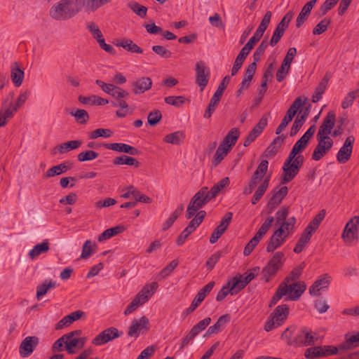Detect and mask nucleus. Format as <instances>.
<instances>
[{
    "label": "nucleus",
    "instance_id": "obj_1",
    "mask_svg": "<svg viewBox=\"0 0 359 359\" xmlns=\"http://www.w3.org/2000/svg\"><path fill=\"white\" fill-rule=\"evenodd\" d=\"M212 198V197L210 196L208 189L206 187H202L194 194L188 205L186 217L187 219H191L195 215V217L189 222L187 226L181 233V236L183 235L184 238H187L189 235L193 233L197 227L199 226L206 215V212L204 210L198 212V210L208 203Z\"/></svg>",
    "mask_w": 359,
    "mask_h": 359
},
{
    "label": "nucleus",
    "instance_id": "obj_2",
    "mask_svg": "<svg viewBox=\"0 0 359 359\" xmlns=\"http://www.w3.org/2000/svg\"><path fill=\"white\" fill-rule=\"evenodd\" d=\"M81 0H60L50 8L49 15L58 21H66L75 17L82 9Z\"/></svg>",
    "mask_w": 359,
    "mask_h": 359
},
{
    "label": "nucleus",
    "instance_id": "obj_3",
    "mask_svg": "<svg viewBox=\"0 0 359 359\" xmlns=\"http://www.w3.org/2000/svg\"><path fill=\"white\" fill-rule=\"evenodd\" d=\"M289 313L290 309L287 304H281L276 306L270 315L271 318L265 323V331H271L283 325L288 318Z\"/></svg>",
    "mask_w": 359,
    "mask_h": 359
},
{
    "label": "nucleus",
    "instance_id": "obj_4",
    "mask_svg": "<svg viewBox=\"0 0 359 359\" xmlns=\"http://www.w3.org/2000/svg\"><path fill=\"white\" fill-rule=\"evenodd\" d=\"M285 260V254L283 252H276L269 259L267 265L263 268L262 273L266 281L274 276L283 265Z\"/></svg>",
    "mask_w": 359,
    "mask_h": 359
},
{
    "label": "nucleus",
    "instance_id": "obj_5",
    "mask_svg": "<svg viewBox=\"0 0 359 359\" xmlns=\"http://www.w3.org/2000/svg\"><path fill=\"white\" fill-rule=\"evenodd\" d=\"M304 162V158L302 155H298L297 158L291 161L287 166H283V173L281 176L280 183L287 184L292 181L298 174L301 167Z\"/></svg>",
    "mask_w": 359,
    "mask_h": 359
},
{
    "label": "nucleus",
    "instance_id": "obj_6",
    "mask_svg": "<svg viewBox=\"0 0 359 359\" xmlns=\"http://www.w3.org/2000/svg\"><path fill=\"white\" fill-rule=\"evenodd\" d=\"M230 81V76H226L220 82L217 89L215 92L214 95L210 99V101L208 105V107L204 113V118H209L211 117L213 112L215 111L221 97L223 95L224 90L226 88L228 83Z\"/></svg>",
    "mask_w": 359,
    "mask_h": 359
},
{
    "label": "nucleus",
    "instance_id": "obj_7",
    "mask_svg": "<svg viewBox=\"0 0 359 359\" xmlns=\"http://www.w3.org/2000/svg\"><path fill=\"white\" fill-rule=\"evenodd\" d=\"M318 144L315 147L312 159L318 161L324 157L332 149L334 142L330 137L316 135Z\"/></svg>",
    "mask_w": 359,
    "mask_h": 359
},
{
    "label": "nucleus",
    "instance_id": "obj_8",
    "mask_svg": "<svg viewBox=\"0 0 359 359\" xmlns=\"http://www.w3.org/2000/svg\"><path fill=\"white\" fill-rule=\"evenodd\" d=\"M279 286L280 288H283V290H286V295L287 297L285 298V300L287 301L298 300L306 289V285L303 281L292 284L282 283Z\"/></svg>",
    "mask_w": 359,
    "mask_h": 359
},
{
    "label": "nucleus",
    "instance_id": "obj_9",
    "mask_svg": "<svg viewBox=\"0 0 359 359\" xmlns=\"http://www.w3.org/2000/svg\"><path fill=\"white\" fill-rule=\"evenodd\" d=\"M122 332H119L117 328L111 327L102 331L93 339L92 343L95 346H102L107 342L112 341L121 337Z\"/></svg>",
    "mask_w": 359,
    "mask_h": 359
},
{
    "label": "nucleus",
    "instance_id": "obj_10",
    "mask_svg": "<svg viewBox=\"0 0 359 359\" xmlns=\"http://www.w3.org/2000/svg\"><path fill=\"white\" fill-rule=\"evenodd\" d=\"M210 79L209 68L205 67L203 61H199L196 65V83L200 87L202 92L206 87Z\"/></svg>",
    "mask_w": 359,
    "mask_h": 359
},
{
    "label": "nucleus",
    "instance_id": "obj_11",
    "mask_svg": "<svg viewBox=\"0 0 359 359\" xmlns=\"http://www.w3.org/2000/svg\"><path fill=\"white\" fill-rule=\"evenodd\" d=\"M355 138L350 135L345 140L342 147L337 154V160L339 163H346L351 158Z\"/></svg>",
    "mask_w": 359,
    "mask_h": 359
},
{
    "label": "nucleus",
    "instance_id": "obj_12",
    "mask_svg": "<svg viewBox=\"0 0 359 359\" xmlns=\"http://www.w3.org/2000/svg\"><path fill=\"white\" fill-rule=\"evenodd\" d=\"M336 122V114L333 111H329L319 127L317 135L330 137Z\"/></svg>",
    "mask_w": 359,
    "mask_h": 359
},
{
    "label": "nucleus",
    "instance_id": "obj_13",
    "mask_svg": "<svg viewBox=\"0 0 359 359\" xmlns=\"http://www.w3.org/2000/svg\"><path fill=\"white\" fill-rule=\"evenodd\" d=\"M284 233L285 230L283 228H278L274 231L266 245V250L267 252H273L285 243L287 234Z\"/></svg>",
    "mask_w": 359,
    "mask_h": 359
},
{
    "label": "nucleus",
    "instance_id": "obj_14",
    "mask_svg": "<svg viewBox=\"0 0 359 359\" xmlns=\"http://www.w3.org/2000/svg\"><path fill=\"white\" fill-rule=\"evenodd\" d=\"M111 96L114 98V100L111 101L114 107H120L121 109H128V104L126 100L130 97L128 91L118 86Z\"/></svg>",
    "mask_w": 359,
    "mask_h": 359
},
{
    "label": "nucleus",
    "instance_id": "obj_15",
    "mask_svg": "<svg viewBox=\"0 0 359 359\" xmlns=\"http://www.w3.org/2000/svg\"><path fill=\"white\" fill-rule=\"evenodd\" d=\"M332 278L328 273L320 276L309 287V294L311 296H319L320 290H327L331 283Z\"/></svg>",
    "mask_w": 359,
    "mask_h": 359
},
{
    "label": "nucleus",
    "instance_id": "obj_16",
    "mask_svg": "<svg viewBox=\"0 0 359 359\" xmlns=\"http://www.w3.org/2000/svg\"><path fill=\"white\" fill-rule=\"evenodd\" d=\"M149 330V321L146 316H142L140 319L133 320L128 331V335L131 337L137 338L141 330L147 331Z\"/></svg>",
    "mask_w": 359,
    "mask_h": 359
},
{
    "label": "nucleus",
    "instance_id": "obj_17",
    "mask_svg": "<svg viewBox=\"0 0 359 359\" xmlns=\"http://www.w3.org/2000/svg\"><path fill=\"white\" fill-rule=\"evenodd\" d=\"M358 224H359V216H355L346 224L342 233V237L346 242L351 243L357 238Z\"/></svg>",
    "mask_w": 359,
    "mask_h": 359
},
{
    "label": "nucleus",
    "instance_id": "obj_18",
    "mask_svg": "<svg viewBox=\"0 0 359 359\" xmlns=\"http://www.w3.org/2000/svg\"><path fill=\"white\" fill-rule=\"evenodd\" d=\"M287 193L288 189L285 186L271 192V196L267 203L268 213H271L278 206Z\"/></svg>",
    "mask_w": 359,
    "mask_h": 359
},
{
    "label": "nucleus",
    "instance_id": "obj_19",
    "mask_svg": "<svg viewBox=\"0 0 359 359\" xmlns=\"http://www.w3.org/2000/svg\"><path fill=\"white\" fill-rule=\"evenodd\" d=\"M39 339L37 337H27L21 342L19 347L20 355L23 358L29 356L38 345Z\"/></svg>",
    "mask_w": 359,
    "mask_h": 359
},
{
    "label": "nucleus",
    "instance_id": "obj_20",
    "mask_svg": "<svg viewBox=\"0 0 359 359\" xmlns=\"http://www.w3.org/2000/svg\"><path fill=\"white\" fill-rule=\"evenodd\" d=\"M314 343L313 332L306 327L302 328L294 338V346H310Z\"/></svg>",
    "mask_w": 359,
    "mask_h": 359
},
{
    "label": "nucleus",
    "instance_id": "obj_21",
    "mask_svg": "<svg viewBox=\"0 0 359 359\" xmlns=\"http://www.w3.org/2000/svg\"><path fill=\"white\" fill-rule=\"evenodd\" d=\"M131 86L135 94H142L151 88L152 81L149 77L142 76L133 81Z\"/></svg>",
    "mask_w": 359,
    "mask_h": 359
},
{
    "label": "nucleus",
    "instance_id": "obj_22",
    "mask_svg": "<svg viewBox=\"0 0 359 359\" xmlns=\"http://www.w3.org/2000/svg\"><path fill=\"white\" fill-rule=\"evenodd\" d=\"M103 145L107 149H111L118 152H123L133 156H138L140 154V151L136 147H132L125 143L116 142L104 144Z\"/></svg>",
    "mask_w": 359,
    "mask_h": 359
},
{
    "label": "nucleus",
    "instance_id": "obj_23",
    "mask_svg": "<svg viewBox=\"0 0 359 359\" xmlns=\"http://www.w3.org/2000/svg\"><path fill=\"white\" fill-rule=\"evenodd\" d=\"M17 111H14L13 102L4 100L0 109V127L7 123V119L11 118Z\"/></svg>",
    "mask_w": 359,
    "mask_h": 359
},
{
    "label": "nucleus",
    "instance_id": "obj_24",
    "mask_svg": "<svg viewBox=\"0 0 359 359\" xmlns=\"http://www.w3.org/2000/svg\"><path fill=\"white\" fill-rule=\"evenodd\" d=\"M269 162L266 160H262L258 165L256 170L252 174L249 182L250 184L256 187L261 181H263L265 175L268 170Z\"/></svg>",
    "mask_w": 359,
    "mask_h": 359
},
{
    "label": "nucleus",
    "instance_id": "obj_25",
    "mask_svg": "<svg viewBox=\"0 0 359 359\" xmlns=\"http://www.w3.org/2000/svg\"><path fill=\"white\" fill-rule=\"evenodd\" d=\"M83 316H85V313L80 310L74 311L69 315L65 316L56 324L55 330H62L65 327L70 325L74 321L80 319Z\"/></svg>",
    "mask_w": 359,
    "mask_h": 359
},
{
    "label": "nucleus",
    "instance_id": "obj_26",
    "mask_svg": "<svg viewBox=\"0 0 359 359\" xmlns=\"http://www.w3.org/2000/svg\"><path fill=\"white\" fill-rule=\"evenodd\" d=\"M81 144L82 141L79 140L68 141L55 146L52 150V154H64L79 148Z\"/></svg>",
    "mask_w": 359,
    "mask_h": 359
},
{
    "label": "nucleus",
    "instance_id": "obj_27",
    "mask_svg": "<svg viewBox=\"0 0 359 359\" xmlns=\"http://www.w3.org/2000/svg\"><path fill=\"white\" fill-rule=\"evenodd\" d=\"M270 178V175L266 176L256 189L251 201L253 205H255L264 196L269 187Z\"/></svg>",
    "mask_w": 359,
    "mask_h": 359
},
{
    "label": "nucleus",
    "instance_id": "obj_28",
    "mask_svg": "<svg viewBox=\"0 0 359 359\" xmlns=\"http://www.w3.org/2000/svg\"><path fill=\"white\" fill-rule=\"evenodd\" d=\"M24 75V71L20 68L17 62H14L11 67V78L15 87H19L22 85Z\"/></svg>",
    "mask_w": 359,
    "mask_h": 359
},
{
    "label": "nucleus",
    "instance_id": "obj_29",
    "mask_svg": "<svg viewBox=\"0 0 359 359\" xmlns=\"http://www.w3.org/2000/svg\"><path fill=\"white\" fill-rule=\"evenodd\" d=\"M115 46L118 47H122L125 50L131 53H142L143 50L135 43L131 39H124L121 41L115 42Z\"/></svg>",
    "mask_w": 359,
    "mask_h": 359
},
{
    "label": "nucleus",
    "instance_id": "obj_30",
    "mask_svg": "<svg viewBox=\"0 0 359 359\" xmlns=\"http://www.w3.org/2000/svg\"><path fill=\"white\" fill-rule=\"evenodd\" d=\"M359 347V332L346 338V341L339 345L340 351H346Z\"/></svg>",
    "mask_w": 359,
    "mask_h": 359
},
{
    "label": "nucleus",
    "instance_id": "obj_31",
    "mask_svg": "<svg viewBox=\"0 0 359 359\" xmlns=\"http://www.w3.org/2000/svg\"><path fill=\"white\" fill-rule=\"evenodd\" d=\"M329 80L330 76L327 73L315 90V93L312 96L313 102H317L322 98V95L327 87Z\"/></svg>",
    "mask_w": 359,
    "mask_h": 359
},
{
    "label": "nucleus",
    "instance_id": "obj_32",
    "mask_svg": "<svg viewBox=\"0 0 359 359\" xmlns=\"http://www.w3.org/2000/svg\"><path fill=\"white\" fill-rule=\"evenodd\" d=\"M78 100L83 104L105 105L109 103V100L107 99L102 98L97 95H91L88 97L79 95Z\"/></svg>",
    "mask_w": 359,
    "mask_h": 359
},
{
    "label": "nucleus",
    "instance_id": "obj_33",
    "mask_svg": "<svg viewBox=\"0 0 359 359\" xmlns=\"http://www.w3.org/2000/svg\"><path fill=\"white\" fill-rule=\"evenodd\" d=\"M232 291V295L238 294L241 290L245 287L247 284L244 283L242 275L236 276L227 283Z\"/></svg>",
    "mask_w": 359,
    "mask_h": 359
},
{
    "label": "nucleus",
    "instance_id": "obj_34",
    "mask_svg": "<svg viewBox=\"0 0 359 359\" xmlns=\"http://www.w3.org/2000/svg\"><path fill=\"white\" fill-rule=\"evenodd\" d=\"M111 1V0H81L83 6L88 12H95Z\"/></svg>",
    "mask_w": 359,
    "mask_h": 359
},
{
    "label": "nucleus",
    "instance_id": "obj_35",
    "mask_svg": "<svg viewBox=\"0 0 359 359\" xmlns=\"http://www.w3.org/2000/svg\"><path fill=\"white\" fill-rule=\"evenodd\" d=\"M56 287V282L51 279H46L41 284L36 287V297L39 300L41 297L44 296L47 292Z\"/></svg>",
    "mask_w": 359,
    "mask_h": 359
},
{
    "label": "nucleus",
    "instance_id": "obj_36",
    "mask_svg": "<svg viewBox=\"0 0 359 359\" xmlns=\"http://www.w3.org/2000/svg\"><path fill=\"white\" fill-rule=\"evenodd\" d=\"M50 249L48 240L43 241L41 243L36 245L29 252L30 259H35L39 255L48 252Z\"/></svg>",
    "mask_w": 359,
    "mask_h": 359
},
{
    "label": "nucleus",
    "instance_id": "obj_37",
    "mask_svg": "<svg viewBox=\"0 0 359 359\" xmlns=\"http://www.w3.org/2000/svg\"><path fill=\"white\" fill-rule=\"evenodd\" d=\"M230 320V316L228 314L220 316L216 323L208 327L206 335H211L218 333L222 327Z\"/></svg>",
    "mask_w": 359,
    "mask_h": 359
},
{
    "label": "nucleus",
    "instance_id": "obj_38",
    "mask_svg": "<svg viewBox=\"0 0 359 359\" xmlns=\"http://www.w3.org/2000/svg\"><path fill=\"white\" fill-rule=\"evenodd\" d=\"M309 114V111L308 108L305 109L304 111V114L301 116L298 115L296 119L294 120L293 125L291 128L290 135L291 137H293L297 135V133L299 132L300 128L304 125L308 115Z\"/></svg>",
    "mask_w": 359,
    "mask_h": 359
},
{
    "label": "nucleus",
    "instance_id": "obj_39",
    "mask_svg": "<svg viewBox=\"0 0 359 359\" xmlns=\"http://www.w3.org/2000/svg\"><path fill=\"white\" fill-rule=\"evenodd\" d=\"M313 233L310 231L307 230L306 229H304V232L301 235V237L299 238L298 242L297 243L294 248V252L295 253H300L306 245L311 240V238L312 236Z\"/></svg>",
    "mask_w": 359,
    "mask_h": 359
},
{
    "label": "nucleus",
    "instance_id": "obj_40",
    "mask_svg": "<svg viewBox=\"0 0 359 359\" xmlns=\"http://www.w3.org/2000/svg\"><path fill=\"white\" fill-rule=\"evenodd\" d=\"M239 137V130L236 128H231L222 142L226 147L231 148Z\"/></svg>",
    "mask_w": 359,
    "mask_h": 359
},
{
    "label": "nucleus",
    "instance_id": "obj_41",
    "mask_svg": "<svg viewBox=\"0 0 359 359\" xmlns=\"http://www.w3.org/2000/svg\"><path fill=\"white\" fill-rule=\"evenodd\" d=\"M125 230V227L123 226H116L112 228L107 229L104 230L99 236L98 241L102 242L103 241L107 240L112 236H114L118 233H122Z\"/></svg>",
    "mask_w": 359,
    "mask_h": 359
},
{
    "label": "nucleus",
    "instance_id": "obj_42",
    "mask_svg": "<svg viewBox=\"0 0 359 359\" xmlns=\"http://www.w3.org/2000/svg\"><path fill=\"white\" fill-rule=\"evenodd\" d=\"M113 163L116 165H134L136 168L140 166V163L135 158L128 156L126 155H122L118 157H116L113 160Z\"/></svg>",
    "mask_w": 359,
    "mask_h": 359
},
{
    "label": "nucleus",
    "instance_id": "obj_43",
    "mask_svg": "<svg viewBox=\"0 0 359 359\" xmlns=\"http://www.w3.org/2000/svg\"><path fill=\"white\" fill-rule=\"evenodd\" d=\"M97 245L95 243H93L91 241L87 240L83 245L81 259H86L89 258L93 253L95 252Z\"/></svg>",
    "mask_w": 359,
    "mask_h": 359
},
{
    "label": "nucleus",
    "instance_id": "obj_44",
    "mask_svg": "<svg viewBox=\"0 0 359 359\" xmlns=\"http://www.w3.org/2000/svg\"><path fill=\"white\" fill-rule=\"evenodd\" d=\"M230 181L229 177H224L217 183H216L209 191L210 196L213 198H215L217 194L225 187L229 185Z\"/></svg>",
    "mask_w": 359,
    "mask_h": 359
},
{
    "label": "nucleus",
    "instance_id": "obj_45",
    "mask_svg": "<svg viewBox=\"0 0 359 359\" xmlns=\"http://www.w3.org/2000/svg\"><path fill=\"white\" fill-rule=\"evenodd\" d=\"M69 114L74 116L76 123L79 124H86L90 118L88 113L84 109L72 110Z\"/></svg>",
    "mask_w": 359,
    "mask_h": 359
},
{
    "label": "nucleus",
    "instance_id": "obj_46",
    "mask_svg": "<svg viewBox=\"0 0 359 359\" xmlns=\"http://www.w3.org/2000/svg\"><path fill=\"white\" fill-rule=\"evenodd\" d=\"M325 211L322 210L316 215L305 229L313 233L318 228L320 224L325 218Z\"/></svg>",
    "mask_w": 359,
    "mask_h": 359
},
{
    "label": "nucleus",
    "instance_id": "obj_47",
    "mask_svg": "<svg viewBox=\"0 0 359 359\" xmlns=\"http://www.w3.org/2000/svg\"><path fill=\"white\" fill-rule=\"evenodd\" d=\"M230 149L231 148L226 147V146L222 144H219L214 156L213 164L215 166H217L218 164L221 163V161L227 155Z\"/></svg>",
    "mask_w": 359,
    "mask_h": 359
},
{
    "label": "nucleus",
    "instance_id": "obj_48",
    "mask_svg": "<svg viewBox=\"0 0 359 359\" xmlns=\"http://www.w3.org/2000/svg\"><path fill=\"white\" fill-rule=\"evenodd\" d=\"M273 221H274L273 217H269L264 222V223L262 224V226L259 229L258 231L255 233V235L254 236L257 237V239L261 241L262 238H263V236L266 234V233L268 231V230L271 226Z\"/></svg>",
    "mask_w": 359,
    "mask_h": 359
},
{
    "label": "nucleus",
    "instance_id": "obj_49",
    "mask_svg": "<svg viewBox=\"0 0 359 359\" xmlns=\"http://www.w3.org/2000/svg\"><path fill=\"white\" fill-rule=\"evenodd\" d=\"M248 55V53L241 49L231 69V76H235L238 73Z\"/></svg>",
    "mask_w": 359,
    "mask_h": 359
},
{
    "label": "nucleus",
    "instance_id": "obj_50",
    "mask_svg": "<svg viewBox=\"0 0 359 359\" xmlns=\"http://www.w3.org/2000/svg\"><path fill=\"white\" fill-rule=\"evenodd\" d=\"M312 9V8H311L306 4L304 6L296 20L297 27H300L304 23V22L307 20Z\"/></svg>",
    "mask_w": 359,
    "mask_h": 359
},
{
    "label": "nucleus",
    "instance_id": "obj_51",
    "mask_svg": "<svg viewBox=\"0 0 359 359\" xmlns=\"http://www.w3.org/2000/svg\"><path fill=\"white\" fill-rule=\"evenodd\" d=\"M128 7L140 18H144L147 16V8L139 4L136 1L129 2Z\"/></svg>",
    "mask_w": 359,
    "mask_h": 359
},
{
    "label": "nucleus",
    "instance_id": "obj_52",
    "mask_svg": "<svg viewBox=\"0 0 359 359\" xmlns=\"http://www.w3.org/2000/svg\"><path fill=\"white\" fill-rule=\"evenodd\" d=\"M322 346L309 348L304 353V356L309 359H314L323 357Z\"/></svg>",
    "mask_w": 359,
    "mask_h": 359
},
{
    "label": "nucleus",
    "instance_id": "obj_53",
    "mask_svg": "<svg viewBox=\"0 0 359 359\" xmlns=\"http://www.w3.org/2000/svg\"><path fill=\"white\" fill-rule=\"evenodd\" d=\"M269 46V43L266 39H264L262 41L259 46L257 48L256 50L253 54V62L256 64L260 60L262 56L264 54V52L266 48Z\"/></svg>",
    "mask_w": 359,
    "mask_h": 359
},
{
    "label": "nucleus",
    "instance_id": "obj_54",
    "mask_svg": "<svg viewBox=\"0 0 359 359\" xmlns=\"http://www.w3.org/2000/svg\"><path fill=\"white\" fill-rule=\"evenodd\" d=\"M99 154L93 150H86L77 155V159L79 162L89 161L97 158Z\"/></svg>",
    "mask_w": 359,
    "mask_h": 359
},
{
    "label": "nucleus",
    "instance_id": "obj_55",
    "mask_svg": "<svg viewBox=\"0 0 359 359\" xmlns=\"http://www.w3.org/2000/svg\"><path fill=\"white\" fill-rule=\"evenodd\" d=\"M178 266V260L174 259L172 260L168 265L164 267L159 273H158V278L164 279L168 277L173 270Z\"/></svg>",
    "mask_w": 359,
    "mask_h": 359
},
{
    "label": "nucleus",
    "instance_id": "obj_56",
    "mask_svg": "<svg viewBox=\"0 0 359 359\" xmlns=\"http://www.w3.org/2000/svg\"><path fill=\"white\" fill-rule=\"evenodd\" d=\"M304 269V266L300 265L290 272V273L284 279L283 283H289L299 278Z\"/></svg>",
    "mask_w": 359,
    "mask_h": 359
},
{
    "label": "nucleus",
    "instance_id": "obj_57",
    "mask_svg": "<svg viewBox=\"0 0 359 359\" xmlns=\"http://www.w3.org/2000/svg\"><path fill=\"white\" fill-rule=\"evenodd\" d=\"M330 23H331L330 19H329L327 18H323L313 28V34H318V35L323 34V32H325L327 30V29L328 26L330 25Z\"/></svg>",
    "mask_w": 359,
    "mask_h": 359
},
{
    "label": "nucleus",
    "instance_id": "obj_58",
    "mask_svg": "<svg viewBox=\"0 0 359 359\" xmlns=\"http://www.w3.org/2000/svg\"><path fill=\"white\" fill-rule=\"evenodd\" d=\"M268 117L266 114L263 115L262 117L259 119L258 123L255 126L251 132L256 135L258 137L263 131L264 128L267 125Z\"/></svg>",
    "mask_w": 359,
    "mask_h": 359
},
{
    "label": "nucleus",
    "instance_id": "obj_59",
    "mask_svg": "<svg viewBox=\"0 0 359 359\" xmlns=\"http://www.w3.org/2000/svg\"><path fill=\"white\" fill-rule=\"evenodd\" d=\"M112 134L113 132L109 129L97 128L90 133L89 138L97 139L100 137H109Z\"/></svg>",
    "mask_w": 359,
    "mask_h": 359
},
{
    "label": "nucleus",
    "instance_id": "obj_60",
    "mask_svg": "<svg viewBox=\"0 0 359 359\" xmlns=\"http://www.w3.org/2000/svg\"><path fill=\"white\" fill-rule=\"evenodd\" d=\"M289 214V208L287 207H282L276 213V224L280 225L283 223Z\"/></svg>",
    "mask_w": 359,
    "mask_h": 359
},
{
    "label": "nucleus",
    "instance_id": "obj_61",
    "mask_svg": "<svg viewBox=\"0 0 359 359\" xmlns=\"http://www.w3.org/2000/svg\"><path fill=\"white\" fill-rule=\"evenodd\" d=\"M290 69V65H285V62H282L280 67L278 69L276 77L278 82H282L289 73Z\"/></svg>",
    "mask_w": 359,
    "mask_h": 359
},
{
    "label": "nucleus",
    "instance_id": "obj_62",
    "mask_svg": "<svg viewBox=\"0 0 359 359\" xmlns=\"http://www.w3.org/2000/svg\"><path fill=\"white\" fill-rule=\"evenodd\" d=\"M296 224V218L294 217H291L285 220L283 223L280 225V228H283L285 230L284 234H287V236L292 232L294 224Z\"/></svg>",
    "mask_w": 359,
    "mask_h": 359
},
{
    "label": "nucleus",
    "instance_id": "obj_63",
    "mask_svg": "<svg viewBox=\"0 0 359 359\" xmlns=\"http://www.w3.org/2000/svg\"><path fill=\"white\" fill-rule=\"evenodd\" d=\"M162 114L159 110L151 111L147 116V123L151 126H156L161 119Z\"/></svg>",
    "mask_w": 359,
    "mask_h": 359
},
{
    "label": "nucleus",
    "instance_id": "obj_64",
    "mask_svg": "<svg viewBox=\"0 0 359 359\" xmlns=\"http://www.w3.org/2000/svg\"><path fill=\"white\" fill-rule=\"evenodd\" d=\"M88 31L93 35V37L97 40L103 36L102 32L99 29L98 26L93 22H89L86 26Z\"/></svg>",
    "mask_w": 359,
    "mask_h": 359
}]
</instances>
